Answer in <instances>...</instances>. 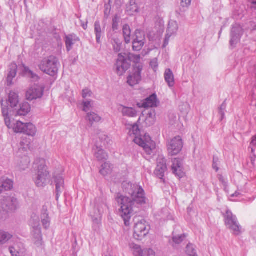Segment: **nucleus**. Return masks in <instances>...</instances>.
Masks as SVG:
<instances>
[{
    "label": "nucleus",
    "mask_w": 256,
    "mask_h": 256,
    "mask_svg": "<svg viewBox=\"0 0 256 256\" xmlns=\"http://www.w3.org/2000/svg\"><path fill=\"white\" fill-rule=\"evenodd\" d=\"M122 186L124 191L130 198L118 194L116 200L120 206V216L123 219L125 226H129L135 208L138 204H146V198L144 191L140 186L125 182Z\"/></svg>",
    "instance_id": "nucleus-1"
},
{
    "label": "nucleus",
    "mask_w": 256,
    "mask_h": 256,
    "mask_svg": "<svg viewBox=\"0 0 256 256\" xmlns=\"http://www.w3.org/2000/svg\"><path fill=\"white\" fill-rule=\"evenodd\" d=\"M129 134L130 136H134V142L143 148L146 152L149 155L154 153L156 149L155 142L151 140L148 134H140V130L137 124H134L130 128Z\"/></svg>",
    "instance_id": "nucleus-2"
},
{
    "label": "nucleus",
    "mask_w": 256,
    "mask_h": 256,
    "mask_svg": "<svg viewBox=\"0 0 256 256\" xmlns=\"http://www.w3.org/2000/svg\"><path fill=\"white\" fill-rule=\"evenodd\" d=\"M36 169V172L33 176V180L38 187H44L49 182L50 172L45 164L44 161L40 160L39 162L36 160L34 164V168Z\"/></svg>",
    "instance_id": "nucleus-3"
},
{
    "label": "nucleus",
    "mask_w": 256,
    "mask_h": 256,
    "mask_svg": "<svg viewBox=\"0 0 256 256\" xmlns=\"http://www.w3.org/2000/svg\"><path fill=\"white\" fill-rule=\"evenodd\" d=\"M0 204L2 209L0 212V219L6 220L8 217V212H14L19 207L18 199L12 196H2Z\"/></svg>",
    "instance_id": "nucleus-4"
},
{
    "label": "nucleus",
    "mask_w": 256,
    "mask_h": 256,
    "mask_svg": "<svg viewBox=\"0 0 256 256\" xmlns=\"http://www.w3.org/2000/svg\"><path fill=\"white\" fill-rule=\"evenodd\" d=\"M60 66L58 59L54 56L44 58L38 65L39 68L42 72L52 76L57 74Z\"/></svg>",
    "instance_id": "nucleus-5"
},
{
    "label": "nucleus",
    "mask_w": 256,
    "mask_h": 256,
    "mask_svg": "<svg viewBox=\"0 0 256 256\" xmlns=\"http://www.w3.org/2000/svg\"><path fill=\"white\" fill-rule=\"evenodd\" d=\"M2 113L6 125L9 129H12L16 133L24 132L26 124L13 118L12 115L9 114V110L4 106L3 102H2Z\"/></svg>",
    "instance_id": "nucleus-6"
},
{
    "label": "nucleus",
    "mask_w": 256,
    "mask_h": 256,
    "mask_svg": "<svg viewBox=\"0 0 256 256\" xmlns=\"http://www.w3.org/2000/svg\"><path fill=\"white\" fill-rule=\"evenodd\" d=\"M224 220L226 227L230 230L234 234L238 236L241 233L242 227L236 216L234 215L229 210H226L224 214Z\"/></svg>",
    "instance_id": "nucleus-7"
},
{
    "label": "nucleus",
    "mask_w": 256,
    "mask_h": 256,
    "mask_svg": "<svg viewBox=\"0 0 256 256\" xmlns=\"http://www.w3.org/2000/svg\"><path fill=\"white\" fill-rule=\"evenodd\" d=\"M149 226L146 225V222L142 220L135 224L134 227V238L138 240H142L148 233Z\"/></svg>",
    "instance_id": "nucleus-8"
},
{
    "label": "nucleus",
    "mask_w": 256,
    "mask_h": 256,
    "mask_svg": "<svg viewBox=\"0 0 256 256\" xmlns=\"http://www.w3.org/2000/svg\"><path fill=\"white\" fill-rule=\"evenodd\" d=\"M130 62L126 58V54H119L116 64L117 74L122 76L130 68Z\"/></svg>",
    "instance_id": "nucleus-9"
},
{
    "label": "nucleus",
    "mask_w": 256,
    "mask_h": 256,
    "mask_svg": "<svg viewBox=\"0 0 256 256\" xmlns=\"http://www.w3.org/2000/svg\"><path fill=\"white\" fill-rule=\"evenodd\" d=\"M167 146L168 152L170 155L174 156L178 154L183 146L181 137L180 136L174 137L168 142Z\"/></svg>",
    "instance_id": "nucleus-10"
},
{
    "label": "nucleus",
    "mask_w": 256,
    "mask_h": 256,
    "mask_svg": "<svg viewBox=\"0 0 256 256\" xmlns=\"http://www.w3.org/2000/svg\"><path fill=\"white\" fill-rule=\"evenodd\" d=\"M53 180L56 185V198L58 200L60 195L64 190V182L63 176V173L54 172L53 175Z\"/></svg>",
    "instance_id": "nucleus-11"
},
{
    "label": "nucleus",
    "mask_w": 256,
    "mask_h": 256,
    "mask_svg": "<svg viewBox=\"0 0 256 256\" xmlns=\"http://www.w3.org/2000/svg\"><path fill=\"white\" fill-rule=\"evenodd\" d=\"M243 34V30L240 24H235L232 25L230 34V44L234 47L240 42Z\"/></svg>",
    "instance_id": "nucleus-12"
},
{
    "label": "nucleus",
    "mask_w": 256,
    "mask_h": 256,
    "mask_svg": "<svg viewBox=\"0 0 256 256\" xmlns=\"http://www.w3.org/2000/svg\"><path fill=\"white\" fill-rule=\"evenodd\" d=\"M44 88L38 85H34L26 92V97L29 100L41 98L44 94Z\"/></svg>",
    "instance_id": "nucleus-13"
},
{
    "label": "nucleus",
    "mask_w": 256,
    "mask_h": 256,
    "mask_svg": "<svg viewBox=\"0 0 256 256\" xmlns=\"http://www.w3.org/2000/svg\"><path fill=\"white\" fill-rule=\"evenodd\" d=\"M130 246L134 256H155L156 255L155 252L150 248L142 250L140 246L134 244H131Z\"/></svg>",
    "instance_id": "nucleus-14"
},
{
    "label": "nucleus",
    "mask_w": 256,
    "mask_h": 256,
    "mask_svg": "<svg viewBox=\"0 0 256 256\" xmlns=\"http://www.w3.org/2000/svg\"><path fill=\"white\" fill-rule=\"evenodd\" d=\"M166 170V160L162 156H159L157 159V166L154 171L155 175L159 178L162 179Z\"/></svg>",
    "instance_id": "nucleus-15"
},
{
    "label": "nucleus",
    "mask_w": 256,
    "mask_h": 256,
    "mask_svg": "<svg viewBox=\"0 0 256 256\" xmlns=\"http://www.w3.org/2000/svg\"><path fill=\"white\" fill-rule=\"evenodd\" d=\"M135 38L132 42V48L134 51L140 50L145 43V37L144 33L139 30H136Z\"/></svg>",
    "instance_id": "nucleus-16"
},
{
    "label": "nucleus",
    "mask_w": 256,
    "mask_h": 256,
    "mask_svg": "<svg viewBox=\"0 0 256 256\" xmlns=\"http://www.w3.org/2000/svg\"><path fill=\"white\" fill-rule=\"evenodd\" d=\"M178 28V24L176 20H170L169 22L167 30V34H166L163 44L164 47H166L168 44L170 38L172 36H174L176 34Z\"/></svg>",
    "instance_id": "nucleus-17"
},
{
    "label": "nucleus",
    "mask_w": 256,
    "mask_h": 256,
    "mask_svg": "<svg viewBox=\"0 0 256 256\" xmlns=\"http://www.w3.org/2000/svg\"><path fill=\"white\" fill-rule=\"evenodd\" d=\"M2 102H3L4 106L9 110L10 114H11L10 108H15L18 102V94L14 92H11L9 94L8 100L4 102V100H2Z\"/></svg>",
    "instance_id": "nucleus-18"
},
{
    "label": "nucleus",
    "mask_w": 256,
    "mask_h": 256,
    "mask_svg": "<svg viewBox=\"0 0 256 256\" xmlns=\"http://www.w3.org/2000/svg\"><path fill=\"white\" fill-rule=\"evenodd\" d=\"M14 244L9 247V251L12 256H19L20 254L23 253L24 247L23 244L18 238L12 240Z\"/></svg>",
    "instance_id": "nucleus-19"
},
{
    "label": "nucleus",
    "mask_w": 256,
    "mask_h": 256,
    "mask_svg": "<svg viewBox=\"0 0 256 256\" xmlns=\"http://www.w3.org/2000/svg\"><path fill=\"white\" fill-rule=\"evenodd\" d=\"M92 152L94 157L98 161H104L108 158V154L102 148V146L99 145L97 142L92 148Z\"/></svg>",
    "instance_id": "nucleus-20"
},
{
    "label": "nucleus",
    "mask_w": 256,
    "mask_h": 256,
    "mask_svg": "<svg viewBox=\"0 0 256 256\" xmlns=\"http://www.w3.org/2000/svg\"><path fill=\"white\" fill-rule=\"evenodd\" d=\"M172 162V172L179 178H182L184 176V172L183 171L182 160L180 158H174Z\"/></svg>",
    "instance_id": "nucleus-21"
},
{
    "label": "nucleus",
    "mask_w": 256,
    "mask_h": 256,
    "mask_svg": "<svg viewBox=\"0 0 256 256\" xmlns=\"http://www.w3.org/2000/svg\"><path fill=\"white\" fill-rule=\"evenodd\" d=\"M118 110L124 116L134 118L137 116V111L132 108L120 105Z\"/></svg>",
    "instance_id": "nucleus-22"
},
{
    "label": "nucleus",
    "mask_w": 256,
    "mask_h": 256,
    "mask_svg": "<svg viewBox=\"0 0 256 256\" xmlns=\"http://www.w3.org/2000/svg\"><path fill=\"white\" fill-rule=\"evenodd\" d=\"M141 80L140 70L138 68V70L133 74L128 77V84L131 86L138 84Z\"/></svg>",
    "instance_id": "nucleus-23"
},
{
    "label": "nucleus",
    "mask_w": 256,
    "mask_h": 256,
    "mask_svg": "<svg viewBox=\"0 0 256 256\" xmlns=\"http://www.w3.org/2000/svg\"><path fill=\"white\" fill-rule=\"evenodd\" d=\"M157 103L156 95L154 94L143 101L141 106L145 108L156 107L157 106Z\"/></svg>",
    "instance_id": "nucleus-24"
},
{
    "label": "nucleus",
    "mask_w": 256,
    "mask_h": 256,
    "mask_svg": "<svg viewBox=\"0 0 256 256\" xmlns=\"http://www.w3.org/2000/svg\"><path fill=\"white\" fill-rule=\"evenodd\" d=\"M144 114H146L145 122L146 124L150 126L152 125L155 122L156 119V112L152 109L146 110L144 112Z\"/></svg>",
    "instance_id": "nucleus-25"
},
{
    "label": "nucleus",
    "mask_w": 256,
    "mask_h": 256,
    "mask_svg": "<svg viewBox=\"0 0 256 256\" xmlns=\"http://www.w3.org/2000/svg\"><path fill=\"white\" fill-rule=\"evenodd\" d=\"M17 66L14 63L11 64L9 66L8 73L7 77L8 85L10 86L12 83V80L16 74Z\"/></svg>",
    "instance_id": "nucleus-26"
},
{
    "label": "nucleus",
    "mask_w": 256,
    "mask_h": 256,
    "mask_svg": "<svg viewBox=\"0 0 256 256\" xmlns=\"http://www.w3.org/2000/svg\"><path fill=\"white\" fill-rule=\"evenodd\" d=\"M30 105L28 102H24L20 105V108L18 110L15 108L13 111L16 110V116H25L30 112Z\"/></svg>",
    "instance_id": "nucleus-27"
},
{
    "label": "nucleus",
    "mask_w": 256,
    "mask_h": 256,
    "mask_svg": "<svg viewBox=\"0 0 256 256\" xmlns=\"http://www.w3.org/2000/svg\"><path fill=\"white\" fill-rule=\"evenodd\" d=\"M32 228V234L34 238V241L35 244L39 246L42 244L41 228Z\"/></svg>",
    "instance_id": "nucleus-28"
},
{
    "label": "nucleus",
    "mask_w": 256,
    "mask_h": 256,
    "mask_svg": "<svg viewBox=\"0 0 256 256\" xmlns=\"http://www.w3.org/2000/svg\"><path fill=\"white\" fill-rule=\"evenodd\" d=\"M12 239L14 240L13 235L12 233L0 230V246L6 244Z\"/></svg>",
    "instance_id": "nucleus-29"
},
{
    "label": "nucleus",
    "mask_w": 256,
    "mask_h": 256,
    "mask_svg": "<svg viewBox=\"0 0 256 256\" xmlns=\"http://www.w3.org/2000/svg\"><path fill=\"white\" fill-rule=\"evenodd\" d=\"M78 40V38L74 34H70L65 37V42L66 50L70 51L74 42Z\"/></svg>",
    "instance_id": "nucleus-30"
},
{
    "label": "nucleus",
    "mask_w": 256,
    "mask_h": 256,
    "mask_svg": "<svg viewBox=\"0 0 256 256\" xmlns=\"http://www.w3.org/2000/svg\"><path fill=\"white\" fill-rule=\"evenodd\" d=\"M139 8L136 0H130L129 4L126 6V12L129 15H134L138 12Z\"/></svg>",
    "instance_id": "nucleus-31"
},
{
    "label": "nucleus",
    "mask_w": 256,
    "mask_h": 256,
    "mask_svg": "<svg viewBox=\"0 0 256 256\" xmlns=\"http://www.w3.org/2000/svg\"><path fill=\"white\" fill-rule=\"evenodd\" d=\"M41 220L43 226L44 227V228H48L50 224V219L48 216V214L47 212V209L44 206L43 207L42 210L41 214Z\"/></svg>",
    "instance_id": "nucleus-32"
},
{
    "label": "nucleus",
    "mask_w": 256,
    "mask_h": 256,
    "mask_svg": "<svg viewBox=\"0 0 256 256\" xmlns=\"http://www.w3.org/2000/svg\"><path fill=\"white\" fill-rule=\"evenodd\" d=\"M164 79L170 87H172L174 84V76L170 69H166L164 72Z\"/></svg>",
    "instance_id": "nucleus-33"
},
{
    "label": "nucleus",
    "mask_w": 256,
    "mask_h": 256,
    "mask_svg": "<svg viewBox=\"0 0 256 256\" xmlns=\"http://www.w3.org/2000/svg\"><path fill=\"white\" fill-rule=\"evenodd\" d=\"M36 132V126L32 123H26L24 132L27 135L34 136Z\"/></svg>",
    "instance_id": "nucleus-34"
},
{
    "label": "nucleus",
    "mask_w": 256,
    "mask_h": 256,
    "mask_svg": "<svg viewBox=\"0 0 256 256\" xmlns=\"http://www.w3.org/2000/svg\"><path fill=\"white\" fill-rule=\"evenodd\" d=\"M19 162L18 164V167L20 170H26L28 166L30 163V158L26 156L22 158L21 160H19Z\"/></svg>",
    "instance_id": "nucleus-35"
},
{
    "label": "nucleus",
    "mask_w": 256,
    "mask_h": 256,
    "mask_svg": "<svg viewBox=\"0 0 256 256\" xmlns=\"http://www.w3.org/2000/svg\"><path fill=\"white\" fill-rule=\"evenodd\" d=\"M186 238L184 234L174 236L172 240H170V243L174 248H176L177 245L180 244Z\"/></svg>",
    "instance_id": "nucleus-36"
},
{
    "label": "nucleus",
    "mask_w": 256,
    "mask_h": 256,
    "mask_svg": "<svg viewBox=\"0 0 256 256\" xmlns=\"http://www.w3.org/2000/svg\"><path fill=\"white\" fill-rule=\"evenodd\" d=\"M122 34L125 42L130 43L131 40V30L128 25L124 24L123 26Z\"/></svg>",
    "instance_id": "nucleus-37"
},
{
    "label": "nucleus",
    "mask_w": 256,
    "mask_h": 256,
    "mask_svg": "<svg viewBox=\"0 0 256 256\" xmlns=\"http://www.w3.org/2000/svg\"><path fill=\"white\" fill-rule=\"evenodd\" d=\"M94 33L96 36V42L100 44L102 32L99 21H96L94 23Z\"/></svg>",
    "instance_id": "nucleus-38"
},
{
    "label": "nucleus",
    "mask_w": 256,
    "mask_h": 256,
    "mask_svg": "<svg viewBox=\"0 0 256 256\" xmlns=\"http://www.w3.org/2000/svg\"><path fill=\"white\" fill-rule=\"evenodd\" d=\"M99 139L101 142L100 145L102 146V144H103L104 146L106 148H108L112 143L111 138L104 134H101L99 136Z\"/></svg>",
    "instance_id": "nucleus-39"
},
{
    "label": "nucleus",
    "mask_w": 256,
    "mask_h": 256,
    "mask_svg": "<svg viewBox=\"0 0 256 256\" xmlns=\"http://www.w3.org/2000/svg\"><path fill=\"white\" fill-rule=\"evenodd\" d=\"M86 120L92 124L94 122H99L101 120V118L97 114L90 112L87 114Z\"/></svg>",
    "instance_id": "nucleus-40"
},
{
    "label": "nucleus",
    "mask_w": 256,
    "mask_h": 256,
    "mask_svg": "<svg viewBox=\"0 0 256 256\" xmlns=\"http://www.w3.org/2000/svg\"><path fill=\"white\" fill-rule=\"evenodd\" d=\"M126 54V58L128 62H133L134 64H138L140 60V56L139 54H134L131 53H123Z\"/></svg>",
    "instance_id": "nucleus-41"
},
{
    "label": "nucleus",
    "mask_w": 256,
    "mask_h": 256,
    "mask_svg": "<svg viewBox=\"0 0 256 256\" xmlns=\"http://www.w3.org/2000/svg\"><path fill=\"white\" fill-rule=\"evenodd\" d=\"M112 168L110 164L108 162H104L102 164L100 172L104 176H106L110 174L112 172Z\"/></svg>",
    "instance_id": "nucleus-42"
},
{
    "label": "nucleus",
    "mask_w": 256,
    "mask_h": 256,
    "mask_svg": "<svg viewBox=\"0 0 256 256\" xmlns=\"http://www.w3.org/2000/svg\"><path fill=\"white\" fill-rule=\"evenodd\" d=\"M192 0H181L180 11H176L180 15H182L186 10L191 4Z\"/></svg>",
    "instance_id": "nucleus-43"
},
{
    "label": "nucleus",
    "mask_w": 256,
    "mask_h": 256,
    "mask_svg": "<svg viewBox=\"0 0 256 256\" xmlns=\"http://www.w3.org/2000/svg\"><path fill=\"white\" fill-rule=\"evenodd\" d=\"M13 186V182L10 179H6L0 180V188H2L6 190H10Z\"/></svg>",
    "instance_id": "nucleus-44"
},
{
    "label": "nucleus",
    "mask_w": 256,
    "mask_h": 256,
    "mask_svg": "<svg viewBox=\"0 0 256 256\" xmlns=\"http://www.w3.org/2000/svg\"><path fill=\"white\" fill-rule=\"evenodd\" d=\"M40 218L36 214H33L31 216L30 225L32 228H40Z\"/></svg>",
    "instance_id": "nucleus-45"
},
{
    "label": "nucleus",
    "mask_w": 256,
    "mask_h": 256,
    "mask_svg": "<svg viewBox=\"0 0 256 256\" xmlns=\"http://www.w3.org/2000/svg\"><path fill=\"white\" fill-rule=\"evenodd\" d=\"M24 72L25 74L30 78H32L34 81H36L38 79V76L36 74H34L28 68L24 67Z\"/></svg>",
    "instance_id": "nucleus-46"
},
{
    "label": "nucleus",
    "mask_w": 256,
    "mask_h": 256,
    "mask_svg": "<svg viewBox=\"0 0 256 256\" xmlns=\"http://www.w3.org/2000/svg\"><path fill=\"white\" fill-rule=\"evenodd\" d=\"M186 253L189 256H198L194 246L190 244L186 247Z\"/></svg>",
    "instance_id": "nucleus-47"
},
{
    "label": "nucleus",
    "mask_w": 256,
    "mask_h": 256,
    "mask_svg": "<svg viewBox=\"0 0 256 256\" xmlns=\"http://www.w3.org/2000/svg\"><path fill=\"white\" fill-rule=\"evenodd\" d=\"M94 101L84 100L82 102L83 110L86 112L94 106Z\"/></svg>",
    "instance_id": "nucleus-48"
},
{
    "label": "nucleus",
    "mask_w": 256,
    "mask_h": 256,
    "mask_svg": "<svg viewBox=\"0 0 256 256\" xmlns=\"http://www.w3.org/2000/svg\"><path fill=\"white\" fill-rule=\"evenodd\" d=\"M98 212L96 213V214L94 215L92 218L94 222L97 224H98L100 222L102 218V213L103 212V211H102L99 208H98Z\"/></svg>",
    "instance_id": "nucleus-49"
},
{
    "label": "nucleus",
    "mask_w": 256,
    "mask_h": 256,
    "mask_svg": "<svg viewBox=\"0 0 256 256\" xmlns=\"http://www.w3.org/2000/svg\"><path fill=\"white\" fill-rule=\"evenodd\" d=\"M256 148V135L254 136L252 138V140L248 148L250 150L252 153H254L255 148Z\"/></svg>",
    "instance_id": "nucleus-50"
},
{
    "label": "nucleus",
    "mask_w": 256,
    "mask_h": 256,
    "mask_svg": "<svg viewBox=\"0 0 256 256\" xmlns=\"http://www.w3.org/2000/svg\"><path fill=\"white\" fill-rule=\"evenodd\" d=\"M226 104L224 102L219 108V114L220 115V120H222L224 117V110L226 108Z\"/></svg>",
    "instance_id": "nucleus-51"
},
{
    "label": "nucleus",
    "mask_w": 256,
    "mask_h": 256,
    "mask_svg": "<svg viewBox=\"0 0 256 256\" xmlns=\"http://www.w3.org/2000/svg\"><path fill=\"white\" fill-rule=\"evenodd\" d=\"M92 92L88 88H85L82 90V96L84 98L92 97Z\"/></svg>",
    "instance_id": "nucleus-52"
},
{
    "label": "nucleus",
    "mask_w": 256,
    "mask_h": 256,
    "mask_svg": "<svg viewBox=\"0 0 256 256\" xmlns=\"http://www.w3.org/2000/svg\"><path fill=\"white\" fill-rule=\"evenodd\" d=\"M20 150L26 151L29 148V142H27L25 140H22L20 143Z\"/></svg>",
    "instance_id": "nucleus-53"
},
{
    "label": "nucleus",
    "mask_w": 256,
    "mask_h": 256,
    "mask_svg": "<svg viewBox=\"0 0 256 256\" xmlns=\"http://www.w3.org/2000/svg\"><path fill=\"white\" fill-rule=\"evenodd\" d=\"M119 21L120 17L118 15H116L112 20V28L114 30H118Z\"/></svg>",
    "instance_id": "nucleus-54"
},
{
    "label": "nucleus",
    "mask_w": 256,
    "mask_h": 256,
    "mask_svg": "<svg viewBox=\"0 0 256 256\" xmlns=\"http://www.w3.org/2000/svg\"><path fill=\"white\" fill-rule=\"evenodd\" d=\"M150 66L154 72H156L158 68V62L156 58L152 60L150 62Z\"/></svg>",
    "instance_id": "nucleus-55"
},
{
    "label": "nucleus",
    "mask_w": 256,
    "mask_h": 256,
    "mask_svg": "<svg viewBox=\"0 0 256 256\" xmlns=\"http://www.w3.org/2000/svg\"><path fill=\"white\" fill-rule=\"evenodd\" d=\"M219 160L218 158L214 157L212 168L216 172H218L219 170L218 168Z\"/></svg>",
    "instance_id": "nucleus-56"
},
{
    "label": "nucleus",
    "mask_w": 256,
    "mask_h": 256,
    "mask_svg": "<svg viewBox=\"0 0 256 256\" xmlns=\"http://www.w3.org/2000/svg\"><path fill=\"white\" fill-rule=\"evenodd\" d=\"M218 178L220 181L223 184V185L224 186H226L227 182L225 180L224 178L222 175L219 174L218 176Z\"/></svg>",
    "instance_id": "nucleus-57"
},
{
    "label": "nucleus",
    "mask_w": 256,
    "mask_h": 256,
    "mask_svg": "<svg viewBox=\"0 0 256 256\" xmlns=\"http://www.w3.org/2000/svg\"><path fill=\"white\" fill-rule=\"evenodd\" d=\"M157 22L158 23L160 28H162L164 26V22L162 18H158Z\"/></svg>",
    "instance_id": "nucleus-58"
},
{
    "label": "nucleus",
    "mask_w": 256,
    "mask_h": 256,
    "mask_svg": "<svg viewBox=\"0 0 256 256\" xmlns=\"http://www.w3.org/2000/svg\"><path fill=\"white\" fill-rule=\"evenodd\" d=\"M240 195H241L240 193L238 192H236L234 194L230 196L231 197H238Z\"/></svg>",
    "instance_id": "nucleus-59"
},
{
    "label": "nucleus",
    "mask_w": 256,
    "mask_h": 256,
    "mask_svg": "<svg viewBox=\"0 0 256 256\" xmlns=\"http://www.w3.org/2000/svg\"><path fill=\"white\" fill-rule=\"evenodd\" d=\"M82 27H83L84 29L86 30L87 28V24H83Z\"/></svg>",
    "instance_id": "nucleus-60"
},
{
    "label": "nucleus",
    "mask_w": 256,
    "mask_h": 256,
    "mask_svg": "<svg viewBox=\"0 0 256 256\" xmlns=\"http://www.w3.org/2000/svg\"><path fill=\"white\" fill-rule=\"evenodd\" d=\"M2 26V24L1 22L0 21V28Z\"/></svg>",
    "instance_id": "nucleus-61"
},
{
    "label": "nucleus",
    "mask_w": 256,
    "mask_h": 256,
    "mask_svg": "<svg viewBox=\"0 0 256 256\" xmlns=\"http://www.w3.org/2000/svg\"><path fill=\"white\" fill-rule=\"evenodd\" d=\"M2 191V190L1 188H0V194L1 193Z\"/></svg>",
    "instance_id": "nucleus-62"
},
{
    "label": "nucleus",
    "mask_w": 256,
    "mask_h": 256,
    "mask_svg": "<svg viewBox=\"0 0 256 256\" xmlns=\"http://www.w3.org/2000/svg\"><path fill=\"white\" fill-rule=\"evenodd\" d=\"M24 2H26V0H24Z\"/></svg>",
    "instance_id": "nucleus-63"
}]
</instances>
